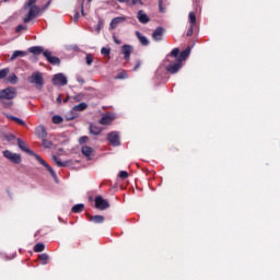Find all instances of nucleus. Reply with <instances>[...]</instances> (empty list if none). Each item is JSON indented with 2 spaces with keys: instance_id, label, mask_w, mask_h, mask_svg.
I'll return each mask as SVG.
<instances>
[{
  "instance_id": "1",
  "label": "nucleus",
  "mask_w": 280,
  "mask_h": 280,
  "mask_svg": "<svg viewBox=\"0 0 280 280\" xmlns=\"http://www.w3.org/2000/svg\"><path fill=\"white\" fill-rule=\"evenodd\" d=\"M16 97V89L15 88H7L0 90V102L3 104L4 108H10L12 106V100Z\"/></svg>"
},
{
  "instance_id": "2",
  "label": "nucleus",
  "mask_w": 280,
  "mask_h": 280,
  "mask_svg": "<svg viewBox=\"0 0 280 280\" xmlns=\"http://www.w3.org/2000/svg\"><path fill=\"white\" fill-rule=\"evenodd\" d=\"M24 8H28V13L24 16L23 21L24 23H30V21L34 20L38 12H40V8L36 5V0H28Z\"/></svg>"
},
{
  "instance_id": "3",
  "label": "nucleus",
  "mask_w": 280,
  "mask_h": 280,
  "mask_svg": "<svg viewBox=\"0 0 280 280\" xmlns=\"http://www.w3.org/2000/svg\"><path fill=\"white\" fill-rule=\"evenodd\" d=\"M30 84H34L36 89H43L45 84V79L43 78V73L40 72H34L30 78H28Z\"/></svg>"
},
{
  "instance_id": "4",
  "label": "nucleus",
  "mask_w": 280,
  "mask_h": 280,
  "mask_svg": "<svg viewBox=\"0 0 280 280\" xmlns=\"http://www.w3.org/2000/svg\"><path fill=\"white\" fill-rule=\"evenodd\" d=\"M2 154L4 159H8V161H10L11 163H14L15 165H19V163H21L22 161L21 154L12 153V151L10 150H4Z\"/></svg>"
},
{
  "instance_id": "5",
  "label": "nucleus",
  "mask_w": 280,
  "mask_h": 280,
  "mask_svg": "<svg viewBox=\"0 0 280 280\" xmlns=\"http://www.w3.org/2000/svg\"><path fill=\"white\" fill-rule=\"evenodd\" d=\"M170 61V65L166 66V71L168 73H178L180 69L183 68V63L180 61H175L174 59H167Z\"/></svg>"
},
{
  "instance_id": "6",
  "label": "nucleus",
  "mask_w": 280,
  "mask_h": 280,
  "mask_svg": "<svg viewBox=\"0 0 280 280\" xmlns=\"http://www.w3.org/2000/svg\"><path fill=\"white\" fill-rule=\"evenodd\" d=\"M95 207L100 211H105V209H108L110 207V203H108V200L104 199L102 196L95 197Z\"/></svg>"
},
{
  "instance_id": "7",
  "label": "nucleus",
  "mask_w": 280,
  "mask_h": 280,
  "mask_svg": "<svg viewBox=\"0 0 280 280\" xmlns=\"http://www.w3.org/2000/svg\"><path fill=\"white\" fill-rule=\"evenodd\" d=\"M52 84L55 86H67V77L62 73H57L52 77Z\"/></svg>"
},
{
  "instance_id": "8",
  "label": "nucleus",
  "mask_w": 280,
  "mask_h": 280,
  "mask_svg": "<svg viewBox=\"0 0 280 280\" xmlns=\"http://www.w3.org/2000/svg\"><path fill=\"white\" fill-rule=\"evenodd\" d=\"M18 141V148H20V150H22V152H26V154H30L31 156H38V154L34 153V151L30 150V147H27V143H25V141H23L20 138H16Z\"/></svg>"
},
{
  "instance_id": "9",
  "label": "nucleus",
  "mask_w": 280,
  "mask_h": 280,
  "mask_svg": "<svg viewBox=\"0 0 280 280\" xmlns=\"http://www.w3.org/2000/svg\"><path fill=\"white\" fill-rule=\"evenodd\" d=\"M107 140L109 141V143H112V145H119V132L117 131H113L107 135Z\"/></svg>"
},
{
  "instance_id": "10",
  "label": "nucleus",
  "mask_w": 280,
  "mask_h": 280,
  "mask_svg": "<svg viewBox=\"0 0 280 280\" xmlns=\"http://www.w3.org/2000/svg\"><path fill=\"white\" fill-rule=\"evenodd\" d=\"M35 159L38 161V163H40V165H44V167H46V170H48V172L52 176V178H56V172L54 171V168H51V166H49L47 164V162L45 160H43V158H40V155H35Z\"/></svg>"
},
{
  "instance_id": "11",
  "label": "nucleus",
  "mask_w": 280,
  "mask_h": 280,
  "mask_svg": "<svg viewBox=\"0 0 280 280\" xmlns=\"http://www.w3.org/2000/svg\"><path fill=\"white\" fill-rule=\"evenodd\" d=\"M163 34H165V28L159 26L158 28H155V31L152 34L153 40L155 42L163 40Z\"/></svg>"
},
{
  "instance_id": "12",
  "label": "nucleus",
  "mask_w": 280,
  "mask_h": 280,
  "mask_svg": "<svg viewBox=\"0 0 280 280\" xmlns=\"http://www.w3.org/2000/svg\"><path fill=\"white\" fill-rule=\"evenodd\" d=\"M113 121H115V115L106 114V115H103V117L100 120V124L102 126H108V125L113 124Z\"/></svg>"
},
{
  "instance_id": "13",
  "label": "nucleus",
  "mask_w": 280,
  "mask_h": 280,
  "mask_svg": "<svg viewBox=\"0 0 280 280\" xmlns=\"http://www.w3.org/2000/svg\"><path fill=\"white\" fill-rule=\"evenodd\" d=\"M35 135L38 139H47V129L45 126L39 125L35 128Z\"/></svg>"
},
{
  "instance_id": "14",
  "label": "nucleus",
  "mask_w": 280,
  "mask_h": 280,
  "mask_svg": "<svg viewBox=\"0 0 280 280\" xmlns=\"http://www.w3.org/2000/svg\"><path fill=\"white\" fill-rule=\"evenodd\" d=\"M137 19L139 23H142L143 25L150 23V16H148V14H145V11L143 10L138 11Z\"/></svg>"
},
{
  "instance_id": "15",
  "label": "nucleus",
  "mask_w": 280,
  "mask_h": 280,
  "mask_svg": "<svg viewBox=\"0 0 280 280\" xmlns=\"http://www.w3.org/2000/svg\"><path fill=\"white\" fill-rule=\"evenodd\" d=\"M44 56L50 65H60V58L54 57L49 50H45Z\"/></svg>"
},
{
  "instance_id": "16",
  "label": "nucleus",
  "mask_w": 280,
  "mask_h": 280,
  "mask_svg": "<svg viewBox=\"0 0 280 280\" xmlns=\"http://www.w3.org/2000/svg\"><path fill=\"white\" fill-rule=\"evenodd\" d=\"M126 21H128V18H126V16L114 18L110 22V30H115L117 27V25H119L121 23H126Z\"/></svg>"
},
{
  "instance_id": "17",
  "label": "nucleus",
  "mask_w": 280,
  "mask_h": 280,
  "mask_svg": "<svg viewBox=\"0 0 280 280\" xmlns=\"http://www.w3.org/2000/svg\"><path fill=\"white\" fill-rule=\"evenodd\" d=\"M81 152H82L83 156H85L89 161H91L93 159V148H91L89 145H83L81 148Z\"/></svg>"
},
{
  "instance_id": "18",
  "label": "nucleus",
  "mask_w": 280,
  "mask_h": 280,
  "mask_svg": "<svg viewBox=\"0 0 280 280\" xmlns=\"http://www.w3.org/2000/svg\"><path fill=\"white\" fill-rule=\"evenodd\" d=\"M189 54H191V48L188 47L179 54V56L177 57V61L183 65V61L187 60V58L189 57Z\"/></svg>"
},
{
  "instance_id": "19",
  "label": "nucleus",
  "mask_w": 280,
  "mask_h": 280,
  "mask_svg": "<svg viewBox=\"0 0 280 280\" xmlns=\"http://www.w3.org/2000/svg\"><path fill=\"white\" fill-rule=\"evenodd\" d=\"M30 54H34L35 56H38L40 54H45V48L43 46H33L28 48Z\"/></svg>"
},
{
  "instance_id": "20",
  "label": "nucleus",
  "mask_w": 280,
  "mask_h": 280,
  "mask_svg": "<svg viewBox=\"0 0 280 280\" xmlns=\"http://www.w3.org/2000/svg\"><path fill=\"white\" fill-rule=\"evenodd\" d=\"M122 54L125 56V60H130V55L132 54V46L124 45L122 46Z\"/></svg>"
},
{
  "instance_id": "21",
  "label": "nucleus",
  "mask_w": 280,
  "mask_h": 280,
  "mask_svg": "<svg viewBox=\"0 0 280 280\" xmlns=\"http://www.w3.org/2000/svg\"><path fill=\"white\" fill-rule=\"evenodd\" d=\"M136 36L139 39V42L141 43V45H143L144 47L150 45V40H148V37L143 36V34H141V32L137 31Z\"/></svg>"
},
{
  "instance_id": "22",
  "label": "nucleus",
  "mask_w": 280,
  "mask_h": 280,
  "mask_svg": "<svg viewBox=\"0 0 280 280\" xmlns=\"http://www.w3.org/2000/svg\"><path fill=\"white\" fill-rule=\"evenodd\" d=\"M178 56H180V50L178 48H174L171 54L167 56V60H173L178 61Z\"/></svg>"
},
{
  "instance_id": "23",
  "label": "nucleus",
  "mask_w": 280,
  "mask_h": 280,
  "mask_svg": "<svg viewBox=\"0 0 280 280\" xmlns=\"http://www.w3.org/2000/svg\"><path fill=\"white\" fill-rule=\"evenodd\" d=\"M102 127L97 126V125H90V135H100L102 132Z\"/></svg>"
},
{
  "instance_id": "24",
  "label": "nucleus",
  "mask_w": 280,
  "mask_h": 280,
  "mask_svg": "<svg viewBox=\"0 0 280 280\" xmlns=\"http://www.w3.org/2000/svg\"><path fill=\"white\" fill-rule=\"evenodd\" d=\"M23 56H27V52L23 50H15L11 56V60H16V58H23Z\"/></svg>"
},
{
  "instance_id": "25",
  "label": "nucleus",
  "mask_w": 280,
  "mask_h": 280,
  "mask_svg": "<svg viewBox=\"0 0 280 280\" xmlns=\"http://www.w3.org/2000/svg\"><path fill=\"white\" fill-rule=\"evenodd\" d=\"M91 222H94V224H102L104 222L103 215H93L90 218Z\"/></svg>"
},
{
  "instance_id": "26",
  "label": "nucleus",
  "mask_w": 280,
  "mask_h": 280,
  "mask_svg": "<svg viewBox=\"0 0 280 280\" xmlns=\"http://www.w3.org/2000/svg\"><path fill=\"white\" fill-rule=\"evenodd\" d=\"M82 211H84V206L82 203L72 207V213H82Z\"/></svg>"
},
{
  "instance_id": "27",
  "label": "nucleus",
  "mask_w": 280,
  "mask_h": 280,
  "mask_svg": "<svg viewBox=\"0 0 280 280\" xmlns=\"http://www.w3.org/2000/svg\"><path fill=\"white\" fill-rule=\"evenodd\" d=\"M8 82H10V84H16L19 82V77H16V74L12 73L7 78Z\"/></svg>"
},
{
  "instance_id": "28",
  "label": "nucleus",
  "mask_w": 280,
  "mask_h": 280,
  "mask_svg": "<svg viewBox=\"0 0 280 280\" xmlns=\"http://www.w3.org/2000/svg\"><path fill=\"white\" fill-rule=\"evenodd\" d=\"M127 5H143V1L141 0H126Z\"/></svg>"
},
{
  "instance_id": "29",
  "label": "nucleus",
  "mask_w": 280,
  "mask_h": 280,
  "mask_svg": "<svg viewBox=\"0 0 280 280\" xmlns=\"http://www.w3.org/2000/svg\"><path fill=\"white\" fill-rule=\"evenodd\" d=\"M43 250H45V244L43 243H37L34 246V253H43Z\"/></svg>"
},
{
  "instance_id": "30",
  "label": "nucleus",
  "mask_w": 280,
  "mask_h": 280,
  "mask_svg": "<svg viewBox=\"0 0 280 280\" xmlns=\"http://www.w3.org/2000/svg\"><path fill=\"white\" fill-rule=\"evenodd\" d=\"M88 106L89 105L86 103H80L73 107V110H86Z\"/></svg>"
},
{
  "instance_id": "31",
  "label": "nucleus",
  "mask_w": 280,
  "mask_h": 280,
  "mask_svg": "<svg viewBox=\"0 0 280 280\" xmlns=\"http://www.w3.org/2000/svg\"><path fill=\"white\" fill-rule=\"evenodd\" d=\"M42 145L44 148L49 149L54 145V142H51L50 140H47V138H44V139H42Z\"/></svg>"
},
{
  "instance_id": "32",
  "label": "nucleus",
  "mask_w": 280,
  "mask_h": 280,
  "mask_svg": "<svg viewBox=\"0 0 280 280\" xmlns=\"http://www.w3.org/2000/svg\"><path fill=\"white\" fill-rule=\"evenodd\" d=\"M188 19H189L190 26H195L196 25V13L190 12L188 15Z\"/></svg>"
},
{
  "instance_id": "33",
  "label": "nucleus",
  "mask_w": 280,
  "mask_h": 280,
  "mask_svg": "<svg viewBox=\"0 0 280 280\" xmlns=\"http://www.w3.org/2000/svg\"><path fill=\"white\" fill-rule=\"evenodd\" d=\"M38 257H39V259H40L43 266H46V264H47V261H48V259H49V255H47V254H40Z\"/></svg>"
},
{
  "instance_id": "34",
  "label": "nucleus",
  "mask_w": 280,
  "mask_h": 280,
  "mask_svg": "<svg viewBox=\"0 0 280 280\" xmlns=\"http://www.w3.org/2000/svg\"><path fill=\"white\" fill-rule=\"evenodd\" d=\"M9 73H10V69L8 68L0 70V80H3V78H5Z\"/></svg>"
},
{
  "instance_id": "35",
  "label": "nucleus",
  "mask_w": 280,
  "mask_h": 280,
  "mask_svg": "<svg viewBox=\"0 0 280 280\" xmlns=\"http://www.w3.org/2000/svg\"><path fill=\"white\" fill-rule=\"evenodd\" d=\"M52 161H54V163H56V165H57L58 167H65V163H62V162L58 159V156L54 155V156H52Z\"/></svg>"
},
{
  "instance_id": "36",
  "label": "nucleus",
  "mask_w": 280,
  "mask_h": 280,
  "mask_svg": "<svg viewBox=\"0 0 280 280\" xmlns=\"http://www.w3.org/2000/svg\"><path fill=\"white\" fill-rule=\"evenodd\" d=\"M85 60H86V66L91 67V65H93V55L88 54L85 57Z\"/></svg>"
},
{
  "instance_id": "37",
  "label": "nucleus",
  "mask_w": 280,
  "mask_h": 280,
  "mask_svg": "<svg viewBox=\"0 0 280 280\" xmlns=\"http://www.w3.org/2000/svg\"><path fill=\"white\" fill-rule=\"evenodd\" d=\"M101 54H102V56H105V57L110 56V48L103 47L101 49Z\"/></svg>"
},
{
  "instance_id": "38",
  "label": "nucleus",
  "mask_w": 280,
  "mask_h": 280,
  "mask_svg": "<svg viewBox=\"0 0 280 280\" xmlns=\"http://www.w3.org/2000/svg\"><path fill=\"white\" fill-rule=\"evenodd\" d=\"M52 124H62L61 116H58V115L52 116Z\"/></svg>"
},
{
  "instance_id": "39",
  "label": "nucleus",
  "mask_w": 280,
  "mask_h": 280,
  "mask_svg": "<svg viewBox=\"0 0 280 280\" xmlns=\"http://www.w3.org/2000/svg\"><path fill=\"white\" fill-rule=\"evenodd\" d=\"M125 78H128V72L122 71L117 75V80H125Z\"/></svg>"
},
{
  "instance_id": "40",
  "label": "nucleus",
  "mask_w": 280,
  "mask_h": 280,
  "mask_svg": "<svg viewBox=\"0 0 280 280\" xmlns=\"http://www.w3.org/2000/svg\"><path fill=\"white\" fill-rule=\"evenodd\" d=\"M89 141V137L86 136H83L79 139V143L80 145H83V143H86Z\"/></svg>"
},
{
  "instance_id": "41",
  "label": "nucleus",
  "mask_w": 280,
  "mask_h": 280,
  "mask_svg": "<svg viewBox=\"0 0 280 280\" xmlns=\"http://www.w3.org/2000/svg\"><path fill=\"white\" fill-rule=\"evenodd\" d=\"M119 178H122V180H125V178H128V172L126 171H121L119 174H118Z\"/></svg>"
},
{
  "instance_id": "42",
  "label": "nucleus",
  "mask_w": 280,
  "mask_h": 280,
  "mask_svg": "<svg viewBox=\"0 0 280 280\" xmlns=\"http://www.w3.org/2000/svg\"><path fill=\"white\" fill-rule=\"evenodd\" d=\"M7 117H8V119H10L11 121H16V124L19 122V119H20V118L15 117V116H12V115H8Z\"/></svg>"
},
{
  "instance_id": "43",
  "label": "nucleus",
  "mask_w": 280,
  "mask_h": 280,
  "mask_svg": "<svg viewBox=\"0 0 280 280\" xmlns=\"http://www.w3.org/2000/svg\"><path fill=\"white\" fill-rule=\"evenodd\" d=\"M194 34V26L190 25V27L188 28L186 36H191Z\"/></svg>"
},
{
  "instance_id": "44",
  "label": "nucleus",
  "mask_w": 280,
  "mask_h": 280,
  "mask_svg": "<svg viewBox=\"0 0 280 280\" xmlns=\"http://www.w3.org/2000/svg\"><path fill=\"white\" fill-rule=\"evenodd\" d=\"M23 30H25V26L20 24L16 26L15 32H23Z\"/></svg>"
},
{
  "instance_id": "45",
  "label": "nucleus",
  "mask_w": 280,
  "mask_h": 280,
  "mask_svg": "<svg viewBox=\"0 0 280 280\" xmlns=\"http://www.w3.org/2000/svg\"><path fill=\"white\" fill-rule=\"evenodd\" d=\"M80 8H81V14H84V0H81Z\"/></svg>"
},
{
  "instance_id": "46",
  "label": "nucleus",
  "mask_w": 280,
  "mask_h": 280,
  "mask_svg": "<svg viewBox=\"0 0 280 280\" xmlns=\"http://www.w3.org/2000/svg\"><path fill=\"white\" fill-rule=\"evenodd\" d=\"M159 8H160V12H165V11L163 10V0H160V1H159Z\"/></svg>"
},
{
  "instance_id": "47",
  "label": "nucleus",
  "mask_w": 280,
  "mask_h": 280,
  "mask_svg": "<svg viewBox=\"0 0 280 280\" xmlns=\"http://www.w3.org/2000/svg\"><path fill=\"white\" fill-rule=\"evenodd\" d=\"M18 124H19L20 126H24V127L27 126V124H25V120H23V119H21V118L18 120Z\"/></svg>"
},
{
  "instance_id": "48",
  "label": "nucleus",
  "mask_w": 280,
  "mask_h": 280,
  "mask_svg": "<svg viewBox=\"0 0 280 280\" xmlns=\"http://www.w3.org/2000/svg\"><path fill=\"white\" fill-rule=\"evenodd\" d=\"M101 30H102V23H98L97 26H96L97 34H100Z\"/></svg>"
},
{
  "instance_id": "49",
  "label": "nucleus",
  "mask_w": 280,
  "mask_h": 280,
  "mask_svg": "<svg viewBox=\"0 0 280 280\" xmlns=\"http://www.w3.org/2000/svg\"><path fill=\"white\" fill-rule=\"evenodd\" d=\"M79 16H80V13L77 12V13L74 14V21H78Z\"/></svg>"
},
{
  "instance_id": "50",
  "label": "nucleus",
  "mask_w": 280,
  "mask_h": 280,
  "mask_svg": "<svg viewBox=\"0 0 280 280\" xmlns=\"http://www.w3.org/2000/svg\"><path fill=\"white\" fill-rule=\"evenodd\" d=\"M78 82H80V84H84V79L79 78V79H78Z\"/></svg>"
},
{
  "instance_id": "51",
  "label": "nucleus",
  "mask_w": 280,
  "mask_h": 280,
  "mask_svg": "<svg viewBox=\"0 0 280 280\" xmlns=\"http://www.w3.org/2000/svg\"><path fill=\"white\" fill-rule=\"evenodd\" d=\"M58 104H62V98L60 96L57 97Z\"/></svg>"
},
{
  "instance_id": "52",
  "label": "nucleus",
  "mask_w": 280,
  "mask_h": 280,
  "mask_svg": "<svg viewBox=\"0 0 280 280\" xmlns=\"http://www.w3.org/2000/svg\"><path fill=\"white\" fill-rule=\"evenodd\" d=\"M14 139H16V137H14V136L9 137V141H14Z\"/></svg>"
},
{
  "instance_id": "53",
  "label": "nucleus",
  "mask_w": 280,
  "mask_h": 280,
  "mask_svg": "<svg viewBox=\"0 0 280 280\" xmlns=\"http://www.w3.org/2000/svg\"><path fill=\"white\" fill-rule=\"evenodd\" d=\"M139 67H140V63H137L135 67V71H137V69H139Z\"/></svg>"
},
{
  "instance_id": "54",
  "label": "nucleus",
  "mask_w": 280,
  "mask_h": 280,
  "mask_svg": "<svg viewBox=\"0 0 280 280\" xmlns=\"http://www.w3.org/2000/svg\"><path fill=\"white\" fill-rule=\"evenodd\" d=\"M114 40H115V43L117 44V45H119V39H117V38H114Z\"/></svg>"
},
{
  "instance_id": "55",
  "label": "nucleus",
  "mask_w": 280,
  "mask_h": 280,
  "mask_svg": "<svg viewBox=\"0 0 280 280\" xmlns=\"http://www.w3.org/2000/svg\"><path fill=\"white\" fill-rule=\"evenodd\" d=\"M119 3H126V0H118Z\"/></svg>"
},
{
  "instance_id": "56",
  "label": "nucleus",
  "mask_w": 280,
  "mask_h": 280,
  "mask_svg": "<svg viewBox=\"0 0 280 280\" xmlns=\"http://www.w3.org/2000/svg\"><path fill=\"white\" fill-rule=\"evenodd\" d=\"M92 0H88V3H91Z\"/></svg>"
},
{
  "instance_id": "57",
  "label": "nucleus",
  "mask_w": 280,
  "mask_h": 280,
  "mask_svg": "<svg viewBox=\"0 0 280 280\" xmlns=\"http://www.w3.org/2000/svg\"><path fill=\"white\" fill-rule=\"evenodd\" d=\"M69 119H73V117L69 118Z\"/></svg>"
},
{
  "instance_id": "58",
  "label": "nucleus",
  "mask_w": 280,
  "mask_h": 280,
  "mask_svg": "<svg viewBox=\"0 0 280 280\" xmlns=\"http://www.w3.org/2000/svg\"><path fill=\"white\" fill-rule=\"evenodd\" d=\"M4 1H8V0H4Z\"/></svg>"
}]
</instances>
